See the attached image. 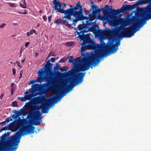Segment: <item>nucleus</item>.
<instances>
[{
  "instance_id": "f03ea898",
  "label": "nucleus",
  "mask_w": 151,
  "mask_h": 151,
  "mask_svg": "<svg viewBox=\"0 0 151 151\" xmlns=\"http://www.w3.org/2000/svg\"><path fill=\"white\" fill-rule=\"evenodd\" d=\"M151 0H139L134 4L135 8L137 9L132 12V16L129 20L136 25L142 27L147 21L151 19Z\"/></svg>"
},
{
  "instance_id": "b1692460",
  "label": "nucleus",
  "mask_w": 151,
  "mask_h": 151,
  "mask_svg": "<svg viewBox=\"0 0 151 151\" xmlns=\"http://www.w3.org/2000/svg\"><path fill=\"white\" fill-rule=\"evenodd\" d=\"M16 123L17 124L22 125L23 123V121L22 119H20V118L19 117L17 120L16 121Z\"/></svg>"
},
{
  "instance_id": "13d9d810",
  "label": "nucleus",
  "mask_w": 151,
  "mask_h": 151,
  "mask_svg": "<svg viewBox=\"0 0 151 151\" xmlns=\"http://www.w3.org/2000/svg\"><path fill=\"white\" fill-rule=\"evenodd\" d=\"M38 54H39L37 52H36L35 53V55H36V56H37L38 55Z\"/></svg>"
},
{
  "instance_id": "2eb2a0df",
  "label": "nucleus",
  "mask_w": 151,
  "mask_h": 151,
  "mask_svg": "<svg viewBox=\"0 0 151 151\" xmlns=\"http://www.w3.org/2000/svg\"><path fill=\"white\" fill-rule=\"evenodd\" d=\"M24 108V107L20 109L18 112L16 110H13L12 113H15V114L12 115V117L17 119V118L18 117L19 115H22L23 114Z\"/></svg>"
},
{
  "instance_id": "de8ad7c7",
  "label": "nucleus",
  "mask_w": 151,
  "mask_h": 151,
  "mask_svg": "<svg viewBox=\"0 0 151 151\" xmlns=\"http://www.w3.org/2000/svg\"><path fill=\"white\" fill-rule=\"evenodd\" d=\"M2 131L6 130V127H4L2 128Z\"/></svg>"
},
{
  "instance_id": "bf43d9fd",
  "label": "nucleus",
  "mask_w": 151,
  "mask_h": 151,
  "mask_svg": "<svg viewBox=\"0 0 151 151\" xmlns=\"http://www.w3.org/2000/svg\"><path fill=\"white\" fill-rule=\"evenodd\" d=\"M22 47H21V50L20 51V53H22Z\"/></svg>"
},
{
  "instance_id": "423d86ee",
  "label": "nucleus",
  "mask_w": 151,
  "mask_h": 151,
  "mask_svg": "<svg viewBox=\"0 0 151 151\" xmlns=\"http://www.w3.org/2000/svg\"><path fill=\"white\" fill-rule=\"evenodd\" d=\"M70 8L65 10L64 16L63 18L72 20L73 23L72 24L75 26L78 21L84 20L83 6H81L79 1L73 8L72 5H70Z\"/></svg>"
},
{
  "instance_id": "0eeeda50",
  "label": "nucleus",
  "mask_w": 151,
  "mask_h": 151,
  "mask_svg": "<svg viewBox=\"0 0 151 151\" xmlns=\"http://www.w3.org/2000/svg\"><path fill=\"white\" fill-rule=\"evenodd\" d=\"M86 21V24L83 23L80 24L78 26V29L80 30V32H77V34L78 35V37L83 42L88 44V46L90 47L93 46L97 47L98 49H100L101 46L98 44L96 43L95 42L91 39L90 37L89 34L85 35L86 29L88 28V26H90L91 24H95V22H92L89 20Z\"/></svg>"
},
{
  "instance_id": "72a5a7b5",
  "label": "nucleus",
  "mask_w": 151,
  "mask_h": 151,
  "mask_svg": "<svg viewBox=\"0 0 151 151\" xmlns=\"http://www.w3.org/2000/svg\"><path fill=\"white\" fill-rule=\"evenodd\" d=\"M9 5L11 6H12V7H15V4L12 3H9Z\"/></svg>"
},
{
  "instance_id": "ea45409f",
  "label": "nucleus",
  "mask_w": 151,
  "mask_h": 151,
  "mask_svg": "<svg viewBox=\"0 0 151 151\" xmlns=\"http://www.w3.org/2000/svg\"><path fill=\"white\" fill-rule=\"evenodd\" d=\"M6 25V24L3 23L2 25L1 26L0 25V27L1 28H3Z\"/></svg>"
},
{
  "instance_id": "9d476101",
  "label": "nucleus",
  "mask_w": 151,
  "mask_h": 151,
  "mask_svg": "<svg viewBox=\"0 0 151 151\" xmlns=\"http://www.w3.org/2000/svg\"><path fill=\"white\" fill-rule=\"evenodd\" d=\"M131 18L127 20V22L130 24H133V25L127 27L123 29V27H121L120 28V30H118L117 33H119L118 37H130L134 35V34L139 29H137V27L140 28L142 27H140L139 25H136L132 23V22L129 21V20Z\"/></svg>"
},
{
  "instance_id": "1a4fd4ad",
  "label": "nucleus",
  "mask_w": 151,
  "mask_h": 151,
  "mask_svg": "<svg viewBox=\"0 0 151 151\" xmlns=\"http://www.w3.org/2000/svg\"><path fill=\"white\" fill-rule=\"evenodd\" d=\"M131 18L127 20V22L130 24H133V25L127 27L123 29V27H121L120 28V30H118L117 33H119L118 37H130L134 35V34L139 29H137V27L140 28L142 27H140L139 25H136L132 23V22L129 21V20Z\"/></svg>"
},
{
  "instance_id": "338daca9",
  "label": "nucleus",
  "mask_w": 151,
  "mask_h": 151,
  "mask_svg": "<svg viewBox=\"0 0 151 151\" xmlns=\"http://www.w3.org/2000/svg\"><path fill=\"white\" fill-rule=\"evenodd\" d=\"M50 53H49V54L48 55V57H49L50 56Z\"/></svg>"
},
{
  "instance_id": "5fc2aeb1",
  "label": "nucleus",
  "mask_w": 151,
  "mask_h": 151,
  "mask_svg": "<svg viewBox=\"0 0 151 151\" xmlns=\"http://www.w3.org/2000/svg\"><path fill=\"white\" fill-rule=\"evenodd\" d=\"M24 60H25V59H24L22 60H21V63H24Z\"/></svg>"
},
{
  "instance_id": "6e6552de",
  "label": "nucleus",
  "mask_w": 151,
  "mask_h": 151,
  "mask_svg": "<svg viewBox=\"0 0 151 151\" xmlns=\"http://www.w3.org/2000/svg\"><path fill=\"white\" fill-rule=\"evenodd\" d=\"M106 33L109 34V39L111 40V45H109L107 49L101 48L100 50H99L100 52H101L102 56H104L107 55L108 53H113L116 52L117 50L118 49V46L120 45V41L119 40L117 42V40L115 37L113 35H111L113 34V31L112 30L109 29H107L106 30Z\"/></svg>"
},
{
  "instance_id": "5701e85b",
  "label": "nucleus",
  "mask_w": 151,
  "mask_h": 151,
  "mask_svg": "<svg viewBox=\"0 0 151 151\" xmlns=\"http://www.w3.org/2000/svg\"><path fill=\"white\" fill-rule=\"evenodd\" d=\"M10 133L9 132H7L6 133H5L3 134L1 137L2 139H5L7 137L9 136Z\"/></svg>"
},
{
  "instance_id": "58836bf2",
  "label": "nucleus",
  "mask_w": 151,
  "mask_h": 151,
  "mask_svg": "<svg viewBox=\"0 0 151 151\" xmlns=\"http://www.w3.org/2000/svg\"><path fill=\"white\" fill-rule=\"evenodd\" d=\"M43 18L45 22H46L47 20V18L46 16L45 15L43 16Z\"/></svg>"
},
{
  "instance_id": "e2e57ef3",
  "label": "nucleus",
  "mask_w": 151,
  "mask_h": 151,
  "mask_svg": "<svg viewBox=\"0 0 151 151\" xmlns=\"http://www.w3.org/2000/svg\"><path fill=\"white\" fill-rule=\"evenodd\" d=\"M24 4H26V1L25 0H24Z\"/></svg>"
},
{
  "instance_id": "dca6fc26",
  "label": "nucleus",
  "mask_w": 151,
  "mask_h": 151,
  "mask_svg": "<svg viewBox=\"0 0 151 151\" xmlns=\"http://www.w3.org/2000/svg\"><path fill=\"white\" fill-rule=\"evenodd\" d=\"M8 129L13 132H15L18 129V128L15 125L14 122L10 123L8 126Z\"/></svg>"
},
{
  "instance_id": "8fccbe9b",
  "label": "nucleus",
  "mask_w": 151,
  "mask_h": 151,
  "mask_svg": "<svg viewBox=\"0 0 151 151\" xmlns=\"http://www.w3.org/2000/svg\"><path fill=\"white\" fill-rule=\"evenodd\" d=\"M103 32V31L102 30H99V33H100V34H101V33H102V32Z\"/></svg>"
},
{
  "instance_id": "bb28decb",
  "label": "nucleus",
  "mask_w": 151,
  "mask_h": 151,
  "mask_svg": "<svg viewBox=\"0 0 151 151\" xmlns=\"http://www.w3.org/2000/svg\"><path fill=\"white\" fill-rule=\"evenodd\" d=\"M73 44V42H69L65 43V45L66 46L70 47L72 46Z\"/></svg>"
},
{
  "instance_id": "c756f323",
  "label": "nucleus",
  "mask_w": 151,
  "mask_h": 151,
  "mask_svg": "<svg viewBox=\"0 0 151 151\" xmlns=\"http://www.w3.org/2000/svg\"><path fill=\"white\" fill-rule=\"evenodd\" d=\"M20 98V99L22 101H27L26 97H25V95L24 96V97H22Z\"/></svg>"
},
{
  "instance_id": "4c0bfd02",
  "label": "nucleus",
  "mask_w": 151,
  "mask_h": 151,
  "mask_svg": "<svg viewBox=\"0 0 151 151\" xmlns=\"http://www.w3.org/2000/svg\"><path fill=\"white\" fill-rule=\"evenodd\" d=\"M48 19L49 22H51V21L52 20V16L51 15V16H49L48 17Z\"/></svg>"
},
{
  "instance_id": "6ab92c4d",
  "label": "nucleus",
  "mask_w": 151,
  "mask_h": 151,
  "mask_svg": "<svg viewBox=\"0 0 151 151\" xmlns=\"http://www.w3.org/2000/svg\"><path fill=\"white\" fill-rule=\"evenodd\" d=\"M116 22L120 24L121 26H125L126 21L125 19L123 18H120L116 20Z\"/></svg>"
},
{
  "instance_id": "aec40b11",
  "label": "nucleus",
  "mask_w": 151,
  "mask_h": 151,
  "mask_svg": "<svg viewBox=\"0 0 151 151\" xmlns=\"http://www.w3.org/2000/svg\"><path fill=\"white\" fill-rule=\"evenodd\" d=\"M111 8H110V10H111V13L112 14L114 13L116 14H119L121 12H122V7L120 9L118 10H115V9H112V6H111Z\"/></svg>"
},
{
  "instance_id": "473e14b6",
  "label": "nucleus",
  "mask_w": 151,
  "mask_h": 151,
  "mask_svg": "<svg viewBox=\"0 0 151 151\" xmlns=\"http://www.w3.org/2000/svg\"><path fill=\"white\" fill-rule=\"evenodd\" d=\"M20 6L24 8H26L27 7L26 4H24H24L23 5V4H22V3H20Z\"/></svg>"
},
{
  "instance_id": "f257e3e1",
  "label": "nucleus",
  "mask_w": 151,
  "mask_h": 151,
  "mask_svg": "<svg viewBox=\"0 0 151 151\" xmlns=\"http://www.w3.org/2000/svg\"><path fill=\"white\" fill-rule=\"evenodd\" d=\"M81 45V55L83 58L82 59L79 57L75 59V63L73 64L75 68L72 72L74 78L70 81V85L68 86L66 89L65 88L67 86L66 84L63 85L61 87L62 89L64 88L65 93H68L74 86L82 82L85 73H79L80 71L84 72L88 70L90 67L92 69L93 66L95 67L99 63V60L102 56L101 52L97 47L94 46L90 47L88 44L84 42L82 43Z\"/></svg>"
},
{
  "instance_id": "49530a36",
  "label": "nucleus",
  "mask_w": 151,
  "mask_h": 151,
  "mask_svg": "<svg viewBox=\"0 0 151 151\" xmlns=\"http://www.w3.org/2000/svg\"><path fill=\"white\" fill-rule=\"evenodd\" d=\"M29 90L28 91H26L24 93L25 94H27L28 95V94L29 93H29Z\"/></svg>"
},
{
  "instance_id": "f3484780",
  "label": "nucleus",
  "mask_w": 151,
  "mask_h": 151,
  "mask_svg": "<svg viewBox=\"0 0 151 151\" xmlns=\"http://www.w3.org/2000/svg\"><path fill=\"white\" fill-rule=\"evenodd\" d=\"M96 25L95 24H94V25L93 24V26L90 28L88 27L87 29L86 30V32H92L93 33H95L97 32V29L96 28Z\"/></svg>"
},
{
  "instance_id": "4468645a",
  "label": "nucleus",
  "mask_w": 151,
  "mask_h": 151,
  "mask_svg": "<svg viewBox=\"0 0 151 151\" xmlns=\"http://www.w3.org/2000/svg\"><path fill=\"white\" fill-rule=\"evenodd\" d=\"M122 12H124L126 11H129L132 9L135 8L134 4L132 5H126V4H124L122 7Z\"/></svg>"
},
{
  "instance_id": "052dcab7",
  "label": "nucleus",
  "mask_w": 151,
  "mask_h": 151,
  "mask_svg": "<svg viewBox=\"0 0 151 151\" xmlns=\"http://www.w3.org/2000/svg\"><path fill=\"white\" fill-rule=\"evenodd\" d=\"M4 94H2L1 96V98H2Z\"/></svg>"
},
{
  "instance_id": "c85d7f7f",
  "label": "nucleus",
  "mask_w": 151,
  "mask_h": 151,
  "mask_svg": "<svg viewBox=\"0 0 151 151\" xmlns=\"http://www.w3.org/2000/svg\"><path fill=\"white\" fill-rule=\"evenodd\" d=\"M92 9H90V11L88 10H86V9H84V12L85 13L86 15H88V17L89 16V14H90V11H91L92 10ZM92 13V12L91 13Z\"/></svg>"
},
{
  "instance_id": "4d7b16f0",
  "label": "nucleus",
  "mask_w": 151,
  "mask_h": 151,
  "mask_svg": "<svg viewBox=\"0 0 151 151\" xmlns=\"http://www.w3.org/2000/svg\"><path fill=\"white\" fill-rule=\"evenodd\" d=\"M18 13L20 14H24V13L23 12H18Z\"/></svg>"
},
{
  "instance_id": "774afa93",
  "label": "nucleus",
  "mask_w": 151,
  "mask_h": 151,
  "mask_svg": "<svg viewBox=\"0 0 151 151\" xmlns=\"http://www.w3.org/2000/svg\"><path fill=\"white\" fill-rule=\"evenodd\" d=\"M57 72L58 73L61 74V72H59V71H57Z\"/></svg>"
},
{
  "instance_id": "a18cd8bd",
  "label": "nucleus",
  "mask_w": 151,
  "mask_h": 151,
  "mask_svg": "<svg viewBox=\"0 0 151 151\" xmlns=\"http://www.w3.org/2000/svg\"><path fill=\"white\" fill-rule=\"evenodd\" d=\"M66 4L65 3H62V6H63V9L64 7H65V8H66L65 6H66Z\"/></svg>"
},
{
  "instance_id": "f704fd0d",
  "label": "nucleus",
  "mask_w": 151,
  "mask_h": 151,
  "mask_svg": "<svg viewBox=\"0 0 151 151\" xmlns=\"http://www.w3.org/2000/svg\"><path fill=\"white\" fill-rule=\"evenodd\" d=\"M55 58H54V57L51 58L50 59V61L52 62V63H53L55 60Z\"/></svg>"
},
{
  "instance_id": "f8f14e48",
  "label": "nucleus",
  "mask_w": 151,
  "mask_h": 151,
  "mask_svg": "<svg viewBox=\"0 0 151 151\" xmlns=\"http://www.w3.org/2000/svg\"><path fill=\"white\" fill-rule=\"evenodd\" d=\"M52 3L55 5L54 6V9L56 10L57 12L65 14V10L64 9H60L62 6V3L60 2L59 1H57L56 0H54Z\"/></svg>"
},
{
  "instance_id": "680f3d73",
  "label": "nucleus",
  "mask_w": 151,
  "mask_h": 151,
  "mask_svg": "<svg viewBox=\"0 0 151 151\" xmlns=\"http://www.w3.org/2000/svg\"><path fill=\"white\" fill-rule=\"evenodd\" d=\"M11 93L12 95H13V89H12V90H11Z\"/></svg>"
},
{
  "instance_id": "c03bdc74",
  "label": "nucleus",
  "mask_w": 151,
  "mask_h": 151,
  "mask_svg": "<svg viewBox=\"0 0 151 151\" xmlns=\"http://www.w3.org/2000/svg\"><path fill=\"white\" fill-rule=\"evenodd\" d=\"M29 44V42H26L25 43L24 45L26 47H27Z\"/></svg>"
},
{
  "instance_id": "a211bd4d",
  "label": "nucleus",
  "mask_w": 151,
  "mask_h": 151,
  "mask_svg": "<svg viewBox=\"0 0 151 151\" xmlns=\"http://www.w3.org/2000/svg\"><path fill=\"white\" fill-rule=\"evenodd\" d=\"M39 85L38 84H33L31 89L29 90V93H34L37 91Z\"/></svg>"
},
{
  "instance_id": "a878e982",
  "label": "nucleus",
  "mask_w": 151,
  "mask_h": 151,
  "mask_svg": "<svg viewBox=\"0 0 151 151\" xmlns=\"http://www.w3.org/2000/svg\"><path fill=\"white\" fill-rule=\"evenodd\" d=\"M18 103L17 101H14L12 102V103L11 104V106L12 107H18L17 106Z\"/></svg>"
},
{
  "instance_id": "09e8293b",
  "label": "nucleus",
  "mask_w": 151,
  "mask_h": 151,
  "mask_svg": "<svg viewBox=\"0 0 151 151\" xmlns=\"http://www.w3.org/2000/svg\"><path fill=\"white\" fill-rule=\"evenodd\" d=\"M30 35H31V34H30V32H27V36H29Z\"/></svg>"
},
{
  "instance_id": "864d4df0",
  "label": "nucleus",
  "mask_w": 151,
  "mask_h": 151,
  "mask_svg": "<svg viewBox=\"0 0 151 151\" xmlns=\"http://www.w3.org/2000/svg\"><path fill=\"white\" fill-rule=\"evenodd\" d=\"M24 14H27V11L26 10H25L24 12Z\"/></svg>"
},
{
  "instance_id": "603ef678",
  "label": "nucleus",
  "mask_w": 151,
  "mask_h": 151,
  "mask_svg": "<svg viewBox=\"0 0 151 151\" xmlns=\"http://www.w3.org/2000/svg\"><path fill=\"white\" fill-rule=\"evenodd\" d=\"M56 64V66L58 67V68H59V65L58 63H57Z\"/></svg>"
},
{
  "instance_id": "a19ab883",
  "label": "nucleus",
  "mask_w": 151,
  "mask_h": 151,
  "mask_svg": "<svg viewBox=\"0 0 151 151\" xmlns=\"http://www.w3.org/2000/svg\"><path fill=\"white\" fill-rule=\"evenodd\" d=\"M36 80H33L31 81L29 83V84H30L31 83H33L35 82Z\"/></svg>"
},
{
  "instance_id": "3c124183",
  "label": "nucleus",
  "mask_w": 151,
  "mask_h": 151,
  "mask_svg": "<svg viewBox=\"0 0 151 151\" xmlns=\"http://www.w3.org/2000/svg\"><path fill=\"white\" fill-rule=\"evenodd\" d=\"M51 56H55V53L54 52H53L52 54V55H51Z\"/></svg>"
},
{
  "instance_id": "6e6d98bb",
  "label": "nucleus",
  "mask_w": 151,
  "mask_h": 151,
  "mask_svg": "<svg viewBox=\"0 0 151 151\" xmlns=\"http://www.w3.org/2000/svg\"><path fill=\"white\" fill-rule=\"evenodd\" d=\"M14 85V83H11V87H12Z\"/></svg>"
},
{
  "instance_id": "37998d69",
  "label": "nucleus",
  "mask_w": 151,
  "mask_h": 151,
  "mask_svg": "<svg viewBox=\"0 0 151 151\" xmlns=\"http://www.w3.org/2000/svg\"><path fill=\"white\" fill-rule=\"evenodd\" d=\"M12 72L13 75H14L16 73V69H12Z\"/></svg>"
},
{
  "instance_id": "412c9836",
  "label": "nucleus",
  "mask_w": 151,
  "mask_h": 151,
  "mask_svg": "<svg viewBox=\"0 0 151 151\" xmlns=\"http://www.w3.org/2000/svg\"><path fill=\"white\" fill-rule=\"evenodd\" d=\"M35 96V95L33 93L29 94L28 95H27V94H25V97H26L27 100L32 99Z\"/></svg>"
},
{
  "instance_id": "20e7f679",
  "label": "nucleus",
  "mask_w": 151,
  "mask_h": 151,
  "mask_svg": "<svg viewBox=\"0 0 151 151\" xmlns=\"http://www.w3.org/2000/svg\"><path fill=\"white\" fill-rule=\"evenodd\" d=\"M48 60L45 65L44 70L41 69L38 72V77L37 80L39 83H41L45 79L47 82L46 88L50 90L55 89L57 86V82L54 78V74L52 71V64Z\"/></svg>"
},
{
  "instance_id": "ddd939ff",
  "label": "nucleus",
  "mask_w": 151,
  "mask_h": 151,
  "mask_svg": "<svg viewBox=\"0 0 151 151\" xmlns=\"http://www.w3.org/2000/svg\"><path fill=\"white\" fill-rule=\"evenodd\" d=\"M54 23H56L57 24H63L64 25L67 26L69 28H73V27L71 26V24H69L68 22H67L66 20L62 21L61 19H57L55 21Z\"/></svg>"
},
{
  "instance_id": "69168bd1",
  "label": "nucleus",
  "mask_w": 151,
  "mask_h": 151,
  "mask_svg": "<svg viewBox=\"0 0 151 151\" xmlns=\"http://www.w3.org/2000/svg\"><path fill=\"white\" fill-rule=\"evenodd\" d=\"M2 129H0V133L1 132H2Z\"/></svg>"
},
{
  "instance_id": "2f4dec72",
  "label": "nucleus",
  "mask_w": 151,
  "mask_h": 151,
  "mask_svg": "<svg viewBox=\"0 0 151 151\" xmlns=\"http://www.w3.org/2000/svg\"><path fill=\"white\" fill-rule=\"evenodd\" d=\"M66 60L65 58H62L60 60V63H64L66 61Z\"/></svg>"
},
{
  "instance_id": "4be33fe9",
  "label": "nucleus",
  "mask_w": 151,
  "mask_h": 151,
  "mask_svg": "<svg viewBox=\"0 0 151 151\" xmlns=\"http://www.w3.org/2000/svg\"><path fill=\"white\" fill-rule=\"evenodd\" d=\"M12 120V119L11 117H8L4 121L2 122V125H3L6 123L9 122V121Z\"/></svg>"
},
{
  "instance_id": "cd10ccee",
  "label": "nucleus",
  "mask_w": 151,
  "mask_h": 151,
  "mask_svg": "<svg viewBox=\"0 0 151 151\" xmlns=\"http://www.w3.org/2000/svg\"><path fill=\"white\" fill-rule=\"evenodd\" d=\"M73 61V56H70L69 59L68 60V62L69 63H72Z\"/></svg>"
},
{
  "instance_id": "79ce46f5",
  "label": "nucleus",
  "mask_w": 151,
  "mask_h": 151,
  "mask_svg": "<svg viewBox=\"0 0 151 151\" xmlns=\"http://www.w3.org/2000/svg\"><path fill=\"white\" fill-rule=\"evenodd\" d=\"M54 70H59V67H57V66H55L54 67Z\"/></svg>"
},
{
  "instance_id": "7ed1b4c3",
  "label": "nucleus",
  "mask_w": 151,
  "mask_h": 151,
  "mask_svg": "<svg viewBox=\"0 0 151 151\" xmlns=\"http://www.w3.org/2000/svg\"><path fill=\"white\" fill-rule=\"evenodd\" d=\"M63 89L61 88H60L57 91L58 93H55V96L51 97L48 99H46L44 97L42 98L39 97L37 99V101L39 103H42V104L40 107H36L37 110L35 111H31L29 113L31 118L33 119V124L35 125H39L40 124V122L42 121V118L41 117V114H40V109H41L43 113H48V110L49 108L48 107L49 105L52 103H55L60 100V99L64 96L65 94V89L63 88Z\"/></svg>"
},
{
  "instance_id": "0e129e2a",
  "label": "nucleus",
  "mask_w": 151,
  "mask_h": 151,
  "mask_svg": "<svg viewBox=\"0 0 151 151\" xmlns=\"http://www.w3.org/2000/svg\"><path fill=\"white\" fill-rule=\"evenodd\" d=\"M42 85H43V86H44V87H45V86H46V84H42Z\"/></svg>"
},
{
  "instance_id": "393cba45",
  "label": "nucleus",
  "mask_w": 151,
  "mask_h": 151,
  "mask_svg": "<svg viewBox=\"0 0 151 151\" xmlns=\"http://www.w3.org/2000/svg\"><path fill=\"white\" fill-rule=\"evenodd\" d=\"M32 104V102L31 101H28V102L26 103L24 107H25L27 108H29L31 106V105Z\"/></svg>"
},
{
  "instance_id": "7c9ffc66",
  "label": "nucleus",
  "mask_w": 151,
  "mask_h": 151,
  "mask_svg": "<svg viewBox=\"0 0 151 151\" xmlns=\"http://www.w3.org/2000/svg\"><path fill=\"white\" fill-rule=\"evenodd\" d=\"M30 32L31 35L33 34V33H35L36 34H37V33L36 32V31L34 29H32L31 30Z\"/></svg>"
},
{
  "instance_id": "c9c22d12",
  "label": "nucleus",
  "mask_w": 151,
  "mask_h": 151,
  "mask_svg": "<svg viewBox=\"0 0 151 151\" xmlns=\"http://www.w3.org/2000/svg\"><path fill=\"white\" fill-rule=\"evenodd\" d=\"M16 63L17 64L18 66L20 68H22V66L20 65V63L18 61H17Z\"/></svg>"
},
{
  "instance_id": "9b49d317",
  "label": "nucleus",
  "mask_w": 151,
  "mask_h": 151,
  "mask_svg": "<svg viewBox=\"0 0 151 151\" xmlns=\"http://www.w3.org/2000/svg\"><path fill=\"white\" fill-rule=\"evenodd\" d=\"M98 9L97 6L96 5H93L91 6L92 9V13L89 14L88 17H85L84 20H88L90 18V20L92 21L96 18V15L97 13L99 14L101 11H102L104 15L108 16L109 15V11L110 10V6L108 5H106L105 8Z\"/></svg>"
},
{
  "instance_id": "39448f33",
  "label": "nucleus",
  "mask_w": 151,
  "mask_h": 151,
  "mask_svg": "<svg viewBox=\"0 0 151 151\" xmlns=\"http://www.w3.org/2000/svg\"><path fill=\"white\" fill-rule=\"evenodd\" d=\"M35 127L33 126H26L16 132L15 134L10 137L7 143L8 147L3 148L0 151H9V148L12 151L16 150L18 148L22 136L35 132Z\"/></svg>"
},
{
  "instance_id": "e433bc0d",
  "label": "nucleus",
  "mask_w": 151,
  "mask_h": 151,
  "mask_svg": "<svg viewBox=\"0 0 151 151\" xmlns=\"http://www.w3.org/2000/svg\"><path fill=\"white\" fill-rule=\"evenodd\" d=\"M23 73V71H20V76H19V79H21V77H22V74Z\"/></svg>"
}]
</instances>
